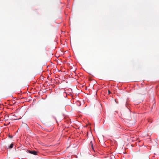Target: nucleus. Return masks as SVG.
Returning <instances> with one entry per match:
<instances>
[{
  "instance_id": "3",
  "label": "nucleus",
  "mask_w": 159,
  "mask_h": 159,
  "mask_svg": "<svg viewBox=\"0 0 159 159\" xmlns=\"http://www.w3.org/2000/svg\"><path fill=\"white\" fill-rule=\"evenodd\" d=\"M13 143H11L10 145V146H9L8 147V148H7V149H9V148H12L13 147Z\"/></svg>"
},
{
  "instance_id": "2",
  "label": "nucleus",
  "mask_w": 159,
  "mask_h": 159,
  "mask_svg": "<svg viewBox=\"0 0 159 159\" xmlns=\"http://www.w3.org/2000/svg\"><path fill=\"white\" fill-rule=\"evenodd\" d=\"M90 145L91 146L92 150L93 151L95 152V150H94V148L93 147V144L92 143V141H91L90 143Z\"/></svg>"
},
{
  "instance_id": "1",
  "label": "nucleus",
  "mask_w": 159,
  "mask_h": 159,
  "mask_svg": "<svg viewBox=\"0 0 159 159\" xmlns=\"http://www.w3.org/2000/svg\"><path fill=\"white\" fill-rule=\"evenodd\" d=\"M29 152L34 155H36L37 153V152L35 151H31L30 150H29Z\"/></svg>"
}]
</instances>
